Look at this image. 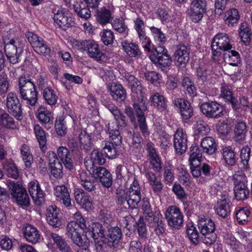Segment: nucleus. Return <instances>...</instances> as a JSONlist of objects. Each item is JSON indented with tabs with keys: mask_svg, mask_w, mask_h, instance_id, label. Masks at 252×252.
Wrapping results in <instances>:
<instances>
[{
	"mask_svg": "<svg viewBox=\"0 0 252 252\" xmlns=\"http://www.w3.org/2000/svg\"><path fill=\"white\" fill-rule=\"evenodd\" d=\"M197 226L203 236L202 241L205 245L210 246L216 242L215 224L211 219L205 217H200L198 220Z\"/></svg>",
	"mask_w": 252,
	"mask_h": 252,
	"instance_id": "7ed1b4c3",
	"label": "nucleus"
},
{
	"mask_svg": "<svg viewBox=\"0 0 252 252\" xmlns=\"http://www.w3.org/2000/svg\"><path fill=\"white\" fill-rule=\"evenodd\" d=\"M8 187L12 197L18 204L27 207L30 204V200L26 189L14 182H10Z\"/></svg>",
	"mask_w": 252,
	"mask_h": 252,
	"instance_id": "0eeeda50",
	"label": "nucleus"
},
{
	"mask_svg": "<svg viewBox=\"0 0 252 252\" xmlns=\"http://www.w3.org/2000/svg\"><path fill=\"white\" fill-rule=\"evenodd\" d=\"M105 162L104 154L97 149L94 150L91 153L90 158L84 162L87 170H92V167L102 165Z\"/></svg>",
	"mask_w": 252,
	"mask_h": 252,
	"instance_id": "aec40b11",
	"label": "nucleus"
},
{
	"mask_svg": "<svg viewBox=\"0 0 252 252\" xmlns=\"http://www.w3.org/2000/svg\"><path fill=\"white\" fill-rule=\"evenodd\" d=\"M167 52L164 46H159L155 49V53L150 56V58L157 66H168L171 64V58Z\"/></svg>",
	"mask_w": 252,
	"mask_h": 252,
	"instance_id": "9d476101",
	"label": "nucleus"
},
{
	"mask_svg": "<svg viewBox=\"0 0 252 252\" xmlns=\"http://www.w3.org/2000/svg\"><path fill=\"white\" fill-rule=\"evenodd\" d=\"M202 113L208 118L219 117L223 112L222 106L216 101L205 102L200 105Z\"/></svg>",
	"mask_w": 252,
	"mask_h": 252,
	"instance_id": "ddd939ff",
	"label": "nucleus"
},
{
	"mask_svg": "<svg viewBox=\"0 0 252 252\" xmlns=\"http://www.w3.org/2000/svg\"><path fill=\"white\" fill-rule=\"evenodd\" d=\"M2 165L7 176L15 179L18 178L19 176V171L12 159L5 161L3 162Z\"/></svg>",
	"mask_w": 252,
	"mask_h": 252,
	"instance_id": "4c0bfd02",
	"label": "nucleus"
},
{
	"mask_svg": "<svg viewBox=\"0 0 252 252\" xmlns=\"http://www.w3.org/2000/svg\"><path fill=\"white\" fill-rule=\"evenodd\" d=\"M152 104L161 112L166 109L167 104L163 95L158 93H155L150 97Z\"/></svg>",
	"mask_w": 252,
	"mask_h": 252,
	"instance_id": "a18cd8bd",
	"label": "nucleus"
},
{
	"mask_svg": "<svg viewBox=\"0 0 252 252\" xmlns=\"http://www.w3.org/2000/svg\"><path fill=\"white\" fill-rule=\"evenodd\" d=\"M186 233L191 243L197 245L199 244V234L195 227L192 224H189L186 226Z\"/></svg>",
	"mask_w": 252,
	"mask_h": 252,
	"instance_id": "5fc2aeb1",
	"label": "nucleus"
},
{
	"mask_svg": "<svg viewBox=\"0 0 252 252\" xmlns=\"http://www.w3.org/2000/svg\"><path fill=\"white\" fill-rule=\"evenodd\" d=\"M224 54L225 62L232 66H237L240 61L239 53L234 50H228Z\"/></svg>",
	"mask_w": 252,
	"mask_h": 252,
	"instance_id": "864d4df0",
	"label": "nucleus"
},
{
	"mask_svg": "<svg viewBox=\"0 0 252 252\" xmlns=\"http://www.w3.org/2000/svg\"><path fill=\"white\" fill-rule=\"evenodd\" d=\"M122 46L126 53L131 57H138L141 54V51L136 44L125 40L122 42Z\"/></svg>",
	"mask_w": 252,
	"mask_h": 252,
	"instance_id": "37998d69",
	"label": "nucleus"
},
{
	"mask_svg": "<svg viewBox=\"0 0 252 252\" xmlns=\"http://www.w3.org/2000/svg\"><path fill=\"white\" fill-rule=\"evenodd\" d=\"M34 131L40 149L43 151L46 148V136L45 132L39 125H36L34 126Z\"/></svg>",
	"mask_w": 252,
	"mask_h": 252,
	"instance_id": "09e8293b",
	"label": "nucleus"
},
{
	"mask_svg": "<svg viewBox=\"0 0 252 252\" xmlns=\"http://www.w3.org/2000/svg\"><path fill=\"white\" fill-rule=\"evenodd\" d=\"M205 0H193L190 6V16L192 21L196 23L200 21L206 11Z\"/></svg>",
	"mask_w": 252,
	"mask_h": 252,
	"instance_id": "4468645a",
	"label": "nucleus"
},
{
	"mask_svg": "<svg viewBox=\"0 0 252 252\" xmlns=\"http://www.w3.org/2000/svg\"><path fill=\"white\" fill-rule=\"evenodd\" d=\"M86 227V224H78L75 221H70L67 225L65 233L75 245L85 251L90 246L89 239L85 235L83 237L82 236Z\"/></svg>",
	"mask_w": 252,
	"mask_h": 252,
	"instance_id": "f03ea898",
	"label": "nucleus"
},
{
	"mask_svg": "<svg viewBox=\"0 0 252 252\" xmlns=\"http://www.w3.org/2000/svg\"><path fill=\"white\" fill-rule=\"evenodd\" d=\"M23 235L29 243L35 244L39 242L41 234L38 229L32 225L27 224L23 228Z\"/></svg>",
	"mask_w": 252,
	"mask_h": 252,
	"instance_id": "5701e85b",
	"label": "nucleus"
},
{
	"mask_svg": "<svg viewBox=\"0 0 252 252\" xmlns=\"http://www.w3.org/2000/svg\"><path fill=\"white\" fill-rule=\"evenodd\" d=\"M88 235H90L92 237L94 242L95 240H102L105 237L104 231L101 224L98 222L93 223L89 230L85 232V237H87Z\"/></svg>",
	"mask_w": 252,
	"mask_h": 252,
	"instance_id": "2f4dec72",
	"label": "nucleus"
},
{
	"mask_svg": "<svg viewBox=\"0 0 252 252\" xmlns=\"http://www.w3.org/2000/svg\"><path fill=\"white\" fill-rule=\"evenodd\" d=\"M48 158L51 175L56 178H61L63 175V165L57 158L56 154L53 152H49Z\"/></svg>",
	"mask_w": 252,
	"mask_h": 252,
	"instance_id": "412c9836",
	"label": "nucleus"
},
{
	"mask_svg": "<svg viewBox=\"0 0 252 252\" xmlns=\"http://www.w3.org/2000/svg\"><path fill=\"white\" fill-rule=\"evenodd\" d=\"M196 75L197 76L198 82L200 84L209 82L211 78L210 71L201 67H199L197 68Z\"/></svg>",
	"mask_w": 252,
	"mask_h": 252,
	"instance_id": "338daca9",
	"label": "nucleus"
},
{
	"mask_svg": "<svg viewBox=\"0 0 252 252\" xmlns=\"http://www.w3.org/2000/svg\"><path fill=\"white\" fill-rule=\"evenodd\" d=\"M214 209L216 213L220 217L223 218H226L230 213L228 198L225 195L221 196L218 199Z\"/></svg>",
	"mask_w": 252,
	"mask_h": 252,
	"instance_id": "a878e982",
	"label": "nucleus"
},
{
	"mask_svg": "<svg viewBox=\"0 0 252 252\" xmlns=\"http://www.w3.org/2000/svg\"><path fill=\"white\" fill-rule=\"evenodd\" d=\"M20 150L25 166L27 168H30L31 165L32 161V156L31 153L29 146L26 144H23L21 146Z\"/></svg>",
	"mask_w": 252,
	"mask_h": 252,
	"instance_id": "3c124183",
	"label": "nucleus"
},
{
	"mask_svg": "<svg viewBox=\"0 0 252 252\" xmlns=\"http://www.w3.org/2000/svg\"><path fill=\"white\" fill-rule=\"evenodd\" d=\"M173 103L179 108L183 121H187L192 116L193 109L188 101L182 98H177Z\"/></svg>",
	"mask_w": 252,
	"mask_h": 252,
	"instance_id": "4be33fe9",
	"label": "nucleus"
},
{
	"mask_svg": "<svg viewBox=\"0 0 252 252\" xmlns=\"http://www.w3.org/2000/svg\"><path fill=\"white\" fill-rule=\"evenodd\" d=\"M80 184L84 189L89 191H92L95 189V182L92 176H88L85 172L80 174Z\"/></svg>",
	"mask_w": 252,
	"mask_h": 252,
	"instance_id": "79ce46f5",
	"label": "nucleus"
},
{
	"mask_svg": "<svg viewBox=\"0 0 252 252\" xmlns=\"http://www.w3.org/2000/svg\"><path fill=\"white\" fill-rule=\"evenodd\" d=\"M58 158L64 164L65 167L71 170L73 168L71 153L65 147L61 146L57 150Z\"/></svg>",
	"mask_w": 252,
	"mask_h": 252,
	"instance_id": "bb28decb",
	"label": "nucleus"
},
{
	"mask_svg": "<svg viewBox=\"0 0 252 252\" xmlns=\"http://www.w3.org/2000/svg\"><path fill=\"white\" fill-rule=\"evenodd\" d=\"M24 46L25 43L19 39H12L5 44V53L10 63L15 64L19 62Z\"/></svg>",
	"mask_w": 252,
	"mask_h": 252,
	"instance_id": "423d86ee",
	"label": "nucleus"
},
{
	"mask_svg": "<svg viewBox=\"0 0 252 252\" xmlns=\"http://www.w3.org/2000/svg\"><path fill=\"white\" fill-rule=\"evenodd\" d=\"M161 217V215L160 213L159 212L158 213L156 216L153 218L152 223H150L152 224L151 226L155 227L154 230L158 235L162 234L165 231L164 227V223L161 220H159Z\"/></svg>",
	"mask_w": 252,
	"mask_h": 252,
	"instance_id": "13d9d810",
	"label": "nucleus"
},
{
	"mask_svg": "<svg viewBox=\"0 0 252 252\" xmlns=\"http://www.w3.org/2000/svg\"><path fill=\"white\" fill-rule=\"evenodd\" d=\"M96 18L98 22L102 25L108 23L112 18L111 12L103 7L97 11Z\"/></svg>",
	"mask_w": 252,
	"mask_h": 252,
	"instance_id": "603ef678",
	"label": "nucleus"
},
{
	"mask_svg": "<svg viewBox=\"0 0 252 252\" xmlns=\"http://www.w3.org/2000/svg\"><path fill=\"white\" fill-rule=\"evenodd\" d=\"M111 94L118 101H123L126 98V92L120 84L112 83L110 87Z\"/></svg>",
	"mask_w": 252,
	"mask_h": 252,
	"instance_id": "e433bc0d",
	"label": "nucleus"
},
{
	"mask_svg": "<svg viewBox=\"0 0 252 252\" xmlns=\"http://www.w3.org/2000/svg\"><path fill=\"white\" fill-rule=\"evenodd\" d=\"M85 49L84 51L91 58L94 59L97 62L102 61L104 58V55L101 51L98 44L94 40H87L85 42Z\"/></svg>",
	"mask_w": 252,
	"mask_h": 252,
	"instance_id": "6ab92c4d",
	"label": "nucleus"
},
{
	"mask_svg": "<svg viewBox=\"0 0 252 252\" xmlns=\"http://www.w3.org/2000/svg\"><path fill=\"white\" fill-rule=\"evenodd\" d=\"M74 197L76 203L85 209L90 208L92 205L91 196L82 189H78L74 192Z\"/></svg>",
	"mask_w": 252,
	"mask_h": 252,
	"instance_id": "473e14b6",
	"label": "nucleus"
},
{
	"mask_svg": "<svg viewBox=\"0 0 252 252\" xmlns=\"http://www.w3.org/2000/svg\"><path fill=\"white\" fill-rule=\"evenodd\" d=\"M79 140L80 146L86 150H88L92 146L91 137L85 131H81L79 134Z\"/></svg>",
	"mask_w": 252,
	"mask_h": 252,
	"instance_id": "0e129e2a",
	"label": "nucleus"
},
{
	"mask_svg": "<svg viewBox=\"0 0 252 252\" xmlns=\"http://www.w3.org/2000/svg\"><path fill=\"white\" fill-rule=\"evenodd\" d=\"M179 171L178 179L179 181L185 186H189L191 183L190 176L188 170L184 166L181 165L178 167Z\"/></svg>",
	"mask_w": 252,
	"mask_h": 252,
	"instance_id": "680f3d73",
	"label": "nucleus"
},
{
	"mask_svg": "<svg viewBox=\"0 0 252 252\" xmlns=\"http://www.w3.org/2000/svg\"><path fill=\"white\" fill-rule=\"evenodd\" d=\"M50 237L52 239L57 248L60 251L62 252H71V249L70 246L61 236L56 233H51Z\"/></svg>",
	"mask_w": 252,
	"mask_h": 252,
	"instance_id": "a19ab883",
	"label": "nucleus"
},
{
	"mask_svg": "<svg viewBox=\"0 0 252 252\" xmlns=\"http://www.w3.org/2000/svg\"><path fill=\"white\" fill-rule=\"evenodd\" d=\"M107 240L114 247L117 245L122 237L121 229L118 226L111 227L108 229Z\"/></svg>",
	"mask_w": 252,
	"mask_h": 252,
	"instance_id": "c9c22d12",
	"label": "nucleus"
},
{
	"mask_svg": "<svg viewBox=\"0 0 252 252\" xmlns=\"http://www.w3.org/2000/svg\"><path fill=\"white\" fill-rule=\"evenodd\" d=\"M59 209L56 206H50L46 210V218L48 223L54 227H59L62 221L59 217Z\"/></svg>",
	"mask_w": 252,
	"mask_h": 252,
	"instance_id": "cd10ccee",
	"label": "nucleus"
},
{
	"mask_svg": "<svg viewBox=\"0 0 252 252\" xmlns=\"http://www.w3.org/2000/svg\"><path fill=\"white\" fill-rule=\"evenodd\" d=\"M53 19L59 27L63 30L70 27L73 23L72 19L69 16L68 11L64 8H60L55 12Z\"/></svg>",
	"mask_w": 252,
	"mask_h": 252,
	"instance_id": "f3484780",
	"label": "nucleus"
},
{
	"mask_svg": "<svg viewBox=\"0 0 252 252\" xmlns=\"http://www.w3.org/2000/svg\"><path fill=\"white\" fill-rule=\"evenodd\" d=\"M122 195L118 196V200L121 203H123L126 201L131 209L136 208L141 200L140 188L136 187L134 190L132 188H129L128 190Z\"/></svg>",
	"mask_w": 252,
	"mask_h": 252,
	"instance_id": "1a4fd4ad",
	"label": "nucleus"
},
{
	"mask_svg": "<svg viewBox=\"0 0 252 252\" xmlns=\"http://www.w3.org/2000/svg\"><path fill=\"white\" fill-rule=\"evenodd\" d=\"M54 194L57 200L65 207L71 205V198L67 188L63 185L57 186L54 189Z\"/></svg>",
	"mask_w": 252,
	"mask_h": 252,
	"instance_id": "b1692460",
	"label": "nucleus"
},
{
	"mask_svg": "<svg viewBox=\"0 0 252 252\" xmlns=\"http://www.w3.org/2000/svg\"><path fill=\"white\" fill-rule=\"evenodd\" d=\"M145 174L154 192L157 194L160 193L163 187V185L161 183L160 179L150 170H146Z\"/></svg>",
	"mask_w": 252,
	"mask_h": 252,
	"instance_id": "7c9ffc66",
	"label": "nucleus"
},
{
	"mask_svg": "<svg viewBox=\"0 0 252 252\" xmlns=\"http://www.w3.org/2000/svg\"><path fill=\"white\" fill-rule=\"evenodd\" d=\"M187 136L183 128H178L174 136V146L176 152L180 155L187 148Z\"/></svg>",
	"mask_w": 252,
	"mask_h": 252,
	"instance_id": "a211bd4d",
	"label": "nucleus"
},
{
	"mask_svg": "<svg viewBox=\"0 0 252 252\" xmlns=\"http://www.w3.org/2000/svg\"><path fill=\"white\" fill-rule=\"evenodd\" d=\"M190 48L185 44H179L176 46L174 53V59L177 65L184 67L189 59Z\"/></svg>",
	"mask_w": 252,
	"mask_h": 252,
	"instance_id": "dca6fc26",
	"label": "nucleus"
},
{
	"mask_svg": "<svg viewBox=\"0 0 252 252\" xmlns=\"http://www.w3.org/2000/svg\"><path fill=\"white\" fill-rule=\"evenodd\" d=\"M240 16L238 10L236 8H230L224 13L223 20L224 24L228 27L237 26Z\"/></svg>",
	"mask_w": 252,
	"mask_h": 252,
	"instance_id": "c756f323",
	"label": "nucleus"
},
{
	"mask_svg": "<svg viewBox=\"0 0 252 252\" xmlns=\"http://www.w3.org/2000/svg\"><path fill=\"white\" fill-rule=\"evenodd\" d=\"M220 92V96L226 101L229 102L233 108H236L238 107L237 104V100L233 96L231 87L230 86L226 84H221Z\"/></svg>",
	"mask_w": 252,
	"mask_h": 252,
	"instance_id": "72a5a7b5",
	"label": "nucleus"
},
{
	"mask_svg": "<svg viewBox=\"0 0 252 252\" xmlns=\"http://www.w3.org/2000/svg\"><path fill=\"white\" fill-rule=\"evenodd\" d=\"M142 210L143 214L145 216L146 219L149 223H152L153 218L156 216L154 215L153 212L152 210L150 202L147 200H143Z\"/></svg>",
	"mask_w": 252,
	"mask_h": 252,
	"instance_id": "774afa93",
	"label": "nucleus"
},
{
	"mask_svg": "<svg viewBox=\"0 0 252 252\" xmlns=\"http://www.w3.org/2000/svg\"><path fill=\"white\" fill-rule=\"evenodd\" d=\"M239 36L246 45H249L251 39L252 32L250 26L246 22L241 23L239 29Z\"/></svg>",
	"mask_w": 252,
	"mask_h": 252,
	"instance_id": "c03bdc74",
	"label": "nucleus"
},
{
	"mask_svg": "<svg viewBox=\"0 0 252 252\" xmlns=\"http://www.w3.org/2000/svg\"><path fill=\"white\" fill-rule=\"evenodd\" d=\"M217 145L215 139L210 136L203 138L201 142L202 152L208 155H212L217 150Z\"/></svg>",
	"mask_w": 252,
	"mask_h": 252,
	"instance_id": "f704fd0d",
	"label": "nucleus"
},
{
	"mask_svg": "<svg viewBox=\"0 0 252 252\" xmlns=\"http://www.w3.org/2000/svg\"><path fill=\"white\" fill-rule=\"evenodd\" d=\"M0 124L4 127L12 129H16L18 124L14 119L6 113L0 115Z\"/></svg>",
	"mask_w": 252,
	"mask_h": 252,
	"instance_id": "de8ad7c7",
	"label": "nucleus"
},
{
	"mask_svg": "<svg viewBox=\"0 0 252 252\" xmlns=\"http://www.w3.org/2000/svg\"><path fill=\"white\" fill-rule=\"evenodd\" d=\"M107 131L111 140L116 145L121 143L122 137L119 130L118 125L115 122H109L107 125Z\"/></svg>",
	"mask_w": 252,
	"mask_h": 252,
	"instance_id": "58836bf2",
	"label": "nucleus"
},
{
	"mask_svg": "<svg viewBox=\"0 0 252 252\" xmlns=\"http://www.w3.org/2000/svg\"><path fill=\"white\" fill-rule=\"evenodd\" d=\"M35 52L37 53L44 56H46L50 53V48L47 43L41 38L37 43L32 47Z\"/></svg>",
	"mask_w": 252,
	"mask_h": 252,
	"instance_id": "052dcab7",
	"label": "nucleus"
},
{
	"mask_svg": "<svg viewBox=\"0 0 252 252\" xmlns=\"http://www.w3.org/2000/svg\"><path fill=\"white\" fill-rule=\"evenodd\" d=\"M223 159L225 165L233 166L236 162V155L230 147H225L222 150Z\"/></svg>",
	"mask_w": 252,
	"mask_h": 252,
	"instance_id": "49530a36",
	"label": "nucleus"
},
{
	"mask_svg": "<svg viewBox=\"0 0 252 252\" xmlns=\"http://www.w3.org/2000/svg\"><path fill=\"white\" fill-rule=\"evenodd\" d=\"M6 106L8 112L17 120H21L22 119L21 105L19 100L15 94L9 93L8 94Z\"/></svg>",
	"mask_w": 252,
	"mask_h": 252,
	"instance_id": "f8f14e48",
	"label": "nucleus"
},
{
	"mask_svg": "<svg viewBox=\"0 0 252 252\" xmlns=\"http://www.w3.org/2000/svg\"><path fill=\"white\" fill-rule=\"evenodd\" d=\"M202 158L201 150L197 146H193L190 147L189 152V162L190 165H195L194 163L196 161L200 162V159Z\"/></svg>",
	"mask_w": 252,
	"mask_h": 252,
	"instance_id": "bf43d9fd",
	"label": "nucleus"
},
{
	"mask_svg": "<svg viewBox=\"0 0 252 252\" xmlns=\"http://www.w3.org/2000/svg\"><path fill=\"white\" fill-rule=\"evenodd\" d=\"M212 59L218 62L220 55V51H227L232 48L229 38L225 33H220L215 36L212 43Z\"/></svg>",
	"mask_w": 252,
	"mask_h": 252,
	"instance_id": "20e7f679",
	"label": "nucleus"
},
{
	"mask_svg": "<svg viewBox=\"0 0 252 252\" xmlns=\"http://www.w3.org/2000/svg\"><path fill=\"white\" fill-rule=\"evenodd\" d=\"M95 247L96 252H110L114 247L113 244L107 241V238H103L102 240H95Z\"/></svg>",
	"mask_w": 252,
	"mask_h": 252,
	"instance_id": "6e6d98bb",
	"label": "nucleus"
},
{
	"mask_svg": "<svg viewBox=\"0 0 252 252\" xmlns=\"http://www.w3.org/2000/svg\"><path fill=\"white\" fill-rule=\"evenodd\" d=\"M72 8L77 16L82 19L88 20L91 17V12L86 3L75 1Z\"/></svg>",
	"mask_w": 252,
	"mask_h": 252,
	"instance_id": "c85d7f7f",
	"label": "nucleus"
},
{
	"mask_svg": "<svg viewBox=\"0 0 252 252\" xmlns=\"http://www.w3.org/2000/svg\"><path fill=\"white\" fill-rule=\"evenodd\" d=\"M150 30L154 39L157 42L162 44L166 42L167 37L160 29L152 26L150 28Z\"/></svg>",
	"mask_w": 252,
	"mask_h": 252,
	"instance_id": "4d7b16f0",
	"label": "nucleus"
},
{
	"mask_svg": "<svg viewBox=\"0 0 252 252\" xmlns=\"http://www.w3.org/2000/svg\"><path fill=\"white\" fill-rule=\"evenodd\" d=\"M146 102H141L139 103L136 102L133 104V109L137 118L139 129L142 132L143 135L145 137L149 135L144 116V112L147 110V108Z\"/></svg>",
	"mask_w": 252,
	"mask_h": 252,
	"instance_id": "9b49d317",
	"label": "nucleus"
},
{
	"mask_svg": "<svg viewBox=\"0 0 252 252\" xmlns=\"http://www.w3.org/2000/svg\"><path fill=\"white\" fill-rule=\"evenodd\" d=\"M28 189L34 203L37 205H41L44 201L45 193L39 182L37 180L31 181L28 184Z\"/></svg>",
	"mask_w": 252,
	"mask_h": 252,
	"instance_id": "2eb2a0df",
	"label": "nucleus"
},
{
	"mask_svg": "<svg viewBox=\"0 0 252 252\" xmlns=\"http://www.w3.org/2000/svg\"><path fill=\"white\" fill-rule=\"evenodd\" d=\"M164 215L168 225L171 227L178 228L183 223V214L180 209L175 205L169 206Z\"/></svg>",
	"mask_w": 252,
	"mask_h": 252,
	"instance_id": "6e6552de",
	"label": "nucleus"
},
{
	"mask_svg": "<svg viewBox=\"0 0 252 252\" xmlns=\"http://www.w3.org/2000/svg\"><path fill=\"white\" fill-rule=\"evenodd\" d=\"M42 94L45 102L48 104L54 105L57 103L58 100L57 94L51 87L44 89Z\"/></svg>",
	"mask_w": 252,
	"mask_h": 252,
	"instance_id": "8fccbe9b",
	"label": "nucleus"
},
{
	"mask_svg": "<svg viewBox=\"0 0 252 252\" xmlns=\"http://www.w3.org/2000/svg\"><path fill=\"white\" fill-rule=\"evenodd\" d=\"M194 133L196 135L204 136L207 134L210 130L206 122L203 121H198L194 127Z\"/></svg>",
	"mask_w": 252,
	"mask_h": 252,
	"instance_id": "69168bd1",
	"label": "nucleus"
},
{
	"mask_svg": "<svg viewBox=\"0 0 252 252\" xmlns=\"http://www.w3.org/2000/svg\"><path fill=\"white\" fill-rule=\"evenodd\" d=\"M182 86L186 90L187 93L191 96L196 94V89L193 82L189 77H184L182 81Z\"/></svg>",
	"mask_w": 252,
	"mask_h": 252,
	"instance_id": "e2e57ef3",
	"label": "nucleus"
},
{
	"mask_svg": "<svg viewBox=\"0 0 252 252\" xmlns=\"http://www.w3.org/2000/svg\"><path fill=\"white\" fill-rule=\"evenodd\" d=\"M234 191L236 198L238 200H243L248 198L249 195V191L244 182H240L238 183L235 182Z\"/></svg>",
	"mask_w": 252,
	"mask_h": 252,
	"instance_id": "ea45409f",
	"label": "nucleus"
},
{
	"mask_svg": "<svg viewBox=\"0 0 252 252\" xmlns=\"http://www.w3.org/2000/svg\"><path fill=\"white\" fill-rule=\"evenodd\" d=\"M234 121V139L236 142L240 143L245 139L247 126L246 122L241 119L237 118Z\"/></svg>",
	"mask_w": 252,
	"mask_h": 252,
	"instance_id": "393cba45",
	"label": "nucleus"
},
{
	"mask_svg": "<svg viewBox=\"0 0 252 252\" xmlns=\"http://www.w3.org/2000/svg\"><path fill=\"white\" fill-rule=\"evenodd\" d=\"M124 78L132 92L133 103L146 102L147 99L144 96L146 89L142 86L138 79L129 73L126 74Z\"/></svg>",
	"mask_w": 252,
	"mask_h": 252,
	"instance_id": "39448f33",
	"label": "nucleus"
},
{
	"mask_svg": "<svg viewBox=\"0 0 252 252\" xmlns=\"http://www.w3.org/2000/svg\"><path fill=\"white\" fill-rule=\"evenodd\" d=\"M18 89L24 103L31 106L35 105L37 100V92L34 83L29 77L22 75L19 78Z\"/></svg>",
	"mask_w": 252,
	"mask_h": 252,
	"instance_id": "f257e3e1",
	"label": "nucleus"
}]
</instances>
